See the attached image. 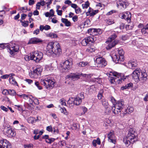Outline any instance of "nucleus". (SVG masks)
Instances as JSON below:
<instances>
[{
    "label": "nucleus",
    "mask_w": 148,
    "mask_h": 148,
    "mask_svg": "<svg viewBox=\"0 0 148 148\" xmlns=\"http://www.w3.org/2000/svg\"><path fill=\"white\" fill-rule=\"evenodd\" d=\"M61 49L58 42H51L47 45L46 54L48 56L55 57L61 54Z\"/></svg>",
    "instance_id": "obj_1"
},
{
    "label": "nucleus",
    "mask_w": 148,
    "mask_h": 148,
    "mask_svg": "<svg viewBox=\"0 0 148 148\" xmlns=\"http://www.w3.org/2000/svg\"><path fill=\"white\" fill-rule=\"evenodd\" d=\"M133 78L136 82L140 81L144 83L147 79V75L146 70L144 69L141 70L139 68L135 70L132 74Z\"/></svg>",
    "instance_id": "obj_2"
},
{
    "label": "nucleus",
    "mask_w": 148,
    "mask_h": 148,
    "mask_svg": "<svg viewBox=\"0 0 148 148\" xmlns=\"http://www.w3.org/2000/svg\"><path fill=\"white\" fill-rule=\"evenodd\" d=\"M94 39L90 37H88L83 39L82 42V45L83 46H89L86 50V51L89 53L94 51L95 50V48L92 45L93 43Z\"/></svg>",
    "instance_id": "obj_3"
},
{
    "label": "nucleus",
    "mask_w": 148,
    "mask_h": 148,
    "mask_svg": "<svg viewBox=\"0 0 148 148\" xmlns=\"http://www.w3.org/2000/svg\"><path fill=\"white\" fill-rule=\"evenodd\" d=\"M43 55V53L40 51L33 52L29 55L26 56L25 58L27 61L30 60H33L36 62H39L42 58Z\"/></svg>",
    "instance_id": "obj_4"
},
{
    "label": "nucleus",
    "mask_w": 148,
    "mask_h": 148,
    "mask_svg": "<svg viewBox=\"0 0 148 148\" xmlns=\"http://www.w3.org/2000/svg\"><path fill=\"white\" fill-rule=\"evenodd\" d=\"M134 133L135 132L133 129H130L126 138L123 139V141L126 145L128 146L130 144H133L136 140Z\"/></svg>",
    "instance_id": "obj_5"
},
{
    "label": "nucleus",
    "mask_w": 148,
    "mask_h": 148,
    "mask_svg": "<svg viewBox=\"0 0 148 148\" xmlns=\"http://www.w3.org/2000/svg\"><path fill=\"white\" fill-rule=\"evenodd\" d=\"M41 84L44 86L47 89H50L54 86V82L50 78H46L42 79L40 82Z\"/></svg>",
    "instance_id": "obj_6"
},
{
    "label": "nucleus",
    "mask_w": 148,
    "mask_h": 148,
    "mask_svg": "<svg viewBox=\"0 0 148 148\" xmlns=\"http://www.w3.org/2000/svg\"><path fill=\"white\" fill-rule=\"evenodd\" d=\"M2 129L4 133L7 134V136L9 137H11L15 135L14 132L12 130L10 125H8L4 124Z\"/></svg>",
    "instance_id": "obj_7"
},
{
    "label": "nucleus",
    "mask_w": 148,
    "mask_h": 148,
    "mask_svg": "<svg viewBox=\"0 0 148 148\" xmlns=\"http://www.w3.org/2000/svg\"><path fill=\"white\" fill-rule=\"evenodd\" d=\"M72 65L71 59L66 60L62 64L60 68V71L62 72L67 71Z\"/></svg>",
    "instance_id": "obj_8"
},
{
    "label": "nucleus",
    "mask_w": 148,
    "mask_h": 148,
    "mask_svg": "<svg viewBox=\"0 0 148 148\" xmlns=\"http://www.w3.org/2000/svg\"><path fill=\"white\" fill-rule=\"evenodd\" d=\"M118 53L115 55L114 58L116 63L119 61H123L124 60V52L123 49H120L118 50Z\"/></svg>",
    "instance_id": "obj_9"
},
{
    "label": "nucleus",
    "mask_w": 148,
    "mask_h": 148,
    "mask_svg": "<svg viewBox=\"0 0 148 148\" xmlns=\"http://www.w3.org/2000/svg\"><path fill=\"white\" fill-rule=\"evenodd\" d=\"M81 76L85 77H90L87 74L82 73L81 74L71 73L70 75H67V77L68 78H71V80L75 81L79 78Z\"/></svg>",
    "instance_id": "obj_10"
},
{
    "label": "nucleus",
    "mask_w": 148,
    "mask_h": 148,
    "mask_svg": "<svg viewBox=\"0 0 148 148\" xmlns=\"http://www.w3.org/2000/svg\"><path fill=\"white\" fill-rule=\"evenodd\" d=\"M95 62L98 65V66L103 67L105 66L107 64L105 59L101 57H99L96 59Z\"/></svg>",
    "instance_id": "obj_11"
},
{
    "label": "nucleus",
    "mask_w": 148,
    "mask_h": 148,
    "mask_svg": "<svg viewBox=\"0 0 148 148\" xmlns=\"http://www.w3.org/2000/svg\"><path fill=\"white\" fill-rule=\"evenodd\" d=\"M42 71V69L40 68L36 69L33 70L31 74H30V75L34 78H37L40 76Z\"/></svg>",
    "instance_id": "obj_12"
},
{
    "label": "nucleus",
    "mask_w": 148,
    "mask_h": 148,
    "mask_svg": "<svg viewBox=\"0 0 148 148\" xmlns=\"http://www.w3.org/2000/svg\"><path fill=\"white\" fill-rule=\"evenodd\" d=\"M19 50V47L17 45H12V46L9 47V50L8 51L12 56H14L16 52H18Z\"/></svg>",
    "instance_id": "obj_13"
},
{
    "label": "nucleus",
    "mask_w": 148,
    "mask_h": 148,
    "mask_svg": "<svg viewBox=\"0 0 148 148\" xmlns=\"http://www.w3.org/2000/svg\"><path fill=\"white\" fill-rule=\"evenodd\" d=\"M11 147L8 141L6 140H0V148H11Z\"/></svg>",
    "instance_id": "obj_14"
},
{
    "label": "nucleus",
    "mask_w": 148,
    "mask_h": 148,
    "mask_svg": "<svg viewBox=\"0 0 148 148\" xmlns=\"http://www.w3.org/2000/svg\"><path fill=\"white\" fill-rule=\"evenodd\" d=\"M113 75V76L116 77L118 78L120 77L117 81H119V82L118 83L120 84L122 82L124 81L125 79L127 77V76H123L122 77V75L121 74L119 73L116 72H114L113 73H111Z\"/></svg>",
    "instance_id": "obj_15"
},
{
    "label": "nucleus",
    "mask_w": 148,
    "mask_h": 148,
    "mask_svg": "<svg viewBox=\"0 0 148 148\" xmlns=\"http://www.w3.org/2000/svg\"><path fill=\"white\" fill-rule=\"evenodd\" d=\"M108 141L115 144L116 143V139L114 136V133L113 131H111L108 134Z\"/></svg>",
    "instance_id": "obj_16"
},
{
    "label": "nucleus",
    "mask_w": 148,
    "mask_h": 148,
    "mask_svg": "<svg viewBox=\"0 0 148 148\" xmlns=\"http://www.w3.org/2000/svg\"><path fill=\"white\" fill-rule=\"evenodd\" d=\"M116 5L117 7H121V8H125L128 3L126 0H119L116 3Z\"/></svg>",
    "instance_id": "obj_17"
},
{
    "label": "nucleus",
    "mask_w": 148,
    "mask_h": 148,
    "mask_svg": "<svg viewBox=\"0 0 148 148\" xmlns=\"http://www.w3.org/2000/svg\"><path fill=\"white\" fill-rule=\"evenodd\" d=\"M114 106L116 107L117 109L121 110L124 107V102L123 100H119Z\"/></svg>",
    "instance_id": "obj_18"
},
{
    "label": "nucleus",
    "mask_w": 148,
    "mask_h": 148,
    "mask_svg": "<svg viewBox=\"0 0 148 148\" xmlns=\"http://www.w3.org/2000/svg\"><path fill=\"white\" fill-rule=\"evenodd\" d=\"M42 40L38 38H33L30 39L28 42V44H37L38 43L42 42Z\"/></svg>",
    "instance_id": "obj_19"
},
{
    "label": "nucleus",
    "mask_w": 148,
    "mask_h": 148,
    "mask_svg": "<svg viewBox=\"0 0 148 148\" xmlns=\"http://www.w3.org/2000/svg\"><path fill=\"white\" fill-rule=\"evenodd\" d=\"M98 12V10H94L91 8H89L88 11L86 12V14L87 16L89 15L90 16H94Z\"/></svg>",
    "instance_id": "obj_20"
},
{
    "label": "nucleus",
    "mask_w": 148,
    "mask_h": 148,
    "mask_svg": "<svg viewBox=\"0 0 148 148\" xmlns=\"http://www.w3.org/2000/svg\"><path fill=\"white\" fill-rule=\"evenodd\" d=\"M108 45L106 46V49H110L112 47H114L118 42L116 40L113 41H110Z\"/></svg>",
    "instance_id": "obj_21"
},
{
    "label": "nucleus",
    "mask_w": 148,
    "mask_h": 148,
    "mask_svg": "<svg viewBox=\"0 0 148 148\" xmlns=\"http://www.w3.org/2000/svg\"><path fill=\"white\" fill-rule=\"evenodd\" d=\"M88 33H90V32H96V34H95V35H97V34H101L102 33L101 30L100 29H90L88 30Z\"/></svg>",
    "instance_id": "obj_22"
},
{
    "label": "nucleus",
    "mask_w": 148,
    "mask_h": 148,
    "mask_svg": "<svg viewBox=\"0 0 148 148\" xmlns=\"http://www.w3.org/2000/svg\"><path fill=\"white\" fill-rule=\"evenodd\" d=\"M73 101L75 105L76 106H78L81 104L82 100L80 99V97L78 96L74 98V100Z\"/></svg>",
    "instance_id": "obj_23"
},
{
    "label": "nucleus",
    "mask_w": 148,
    "mask_h": 148,
    "mask_svg": "<svg viewBox=\"0 0 148 148\" xmlns=\"http://www.w3.org/2000/svg\"><path fill=\"white\" fill-rule=\"evenodd\" d=\"M136 65V60H130L128 62V66L131 69H133Z\"/></svg>",
    "instance_id": "obj_24"
},
{
    "label": "nucleus",
    "mask_w": 148,
    "mask_h": 148,
    "mask_svg": "<svg viewBox=\"0 0 148 148\" xmlns=\"http://www.w3.org/2000/svg\"><path fill=\"white\" fill-rule=\"evenodd\" d=\"M141 31L143 34L145 36L148 34V24L145 26V27L141 29Z\"/></svg>",
    "instance_id": "obj_25"
},
{
    "label": "nucleus",
    "mask_w": 148,
    "mask_h": 148,
    "mask_svg": "<svg viewBox=\"0 0 148 148\" xmlns=\"http://www.w3.org/2000/svg\"><path fill=\"white\" fill-rule=\"evenodd\" d=\"M61 21L62 23L65 24L66 26L69 27L71 26V23L67 19L62 18L61 19Z\"/></svg>",
    "instance_id": "obj_26"
},
{
    "label": "nucleus",
    "mask_w": 148,
    "mask_h": 148,
    "mask_svg": "<svg viewBox=\"0 0 148 148\" xmlns=\"http://www.w3.org/2000/svg\"><path fill=\"white\" fill-rule=\"evenodd\" d=\"M133 86V84L132 83H130L126 84L125 86L122 87L121 88L122 90H123L126 89H128L131 88Z\"/></svg>",
    "instance_id": "obj_27"
},
{
    "label": "nucleus",
    "mask_w": 148,
    "mask_h": 148,
    "mask_svg": "<svg viewBox=\"0 0 148 148\" xmlns=\"http://www.w3.org/2000/svg\"><path fill=\"white\" fill-rule=\"evenodd\" d=\"M9 81L10 84L18 86L17 83L15 80L14 78L12 77H10Z\"/></svg>",
    "instance_id": "obj_28"
},
{
    "label": "nucleus",
    "mask_w": 148,
    "mask_h": 148,
    "mask_svg": "<svg viewBox=\"0 0 148 148\" xmlns=\"http://www.w3.org/2000/svg\"><path fill=\"white\" fill-rule=\"evenodd\" d=\"M77 65L79 67H81L88 66L89 65V64L87 62H81L78 63Z\"/></svg>",
    "instance_id": "obj_29"
},
{
    "label": "nucleus",
    "mask_w": 148,
    "mask_h": 148,
    "mask_svg": "<svg viewBox=\"0 0 148 148\" xmlns=\"http://www.w3.org/2000/svg\"><path fill=\"white\" fill-rule=\"evenodd\" d=\"M126 14H127L126 15L127 16L126 17L125 19L127 20L128 23H130L131 21L130 18L131 17V14L129 12H127Z\"/></svg>",
    "instance_id": "obj_30"
},
{
    "label": "nucleus",
    "mask_w": 148,
    "mask_h": 148,
    "mask_svg": "<svg viewBox=\"0 0 148 148\" xmlns=\"http://www.w3.org/2000/svg\"><path fill=\"white\" fill-rule=\"evenodd\" d=\"M101 103L103 106L105 108H106V107L108 106V103L106 100L104 99H102Z\"/></svg>",
    "instance_id": "obj_31"
},
{
    "label": "nucleus",
    "mask_w": 148,
    "mask_h": 148,
    "mask_svg": "<svg viewBox=\"0 0 148 148\" xmlns=\"http://www.w3.org/2000/svg\"><path fill=\"white\" fill-rule=\"evenodd\" d=\"M112 110L113 112L115 114H118L119 112H121V110H119L116 108V107L114 106L112 108Z\"/></svg>",
    "instance_id": "obj_32"
},
{
    "label": "nucleus",
    "mask_w": 148,
    "mask_h": 148,
    "mask_svg": "<svg viewBox=\"0 0 148 148\" xmlns=\"http://www.w3.org/2000/svg\"><path fill=\"white\" fill-rule=\"evenodd\" d=\"M80 110L82 111L83 112L81 113L82 114H84L87 111V108L84 106H82L80 107Z\"/></svg>",
    "instance_id": "obj_33"
},
{
    "label": "nucleus",
    "mask_w": 148,
    "mask_h": 148,
    "mask_svg": "<svg viewBox=\"0 0 148 148\" xmlns=\"http://www.w3.org/2000/svg\"><path fill=\"white\" fill-rule=\"evenodd\" d=\"M117 37V36L115 34H114L113 35H111L108 39V42L109 41H112L114 40Z\"/></svg>",
    "instance_id": "obj_34"
},
{
    "label": "nucleus",
    "mask_w": 148,
    "mask_h": 148,
    "mask_svg": "<svg viewBox=\"0 0 148 148\" xmlns=\"http://www.w3.org/2000/svg\"><path fill=\"white\" fill-rule=\"evenodd\" d=\"M47 36L50 37L51 38H56L58 37L57 34L53 33H51L47 34Z\"/></svg>",
    "instance_id": "obj_35"
},
{
    "label": "nucleus",
    "mask_w": 148,
    "mask_h": 148,
    "mask_svg": "<svg viewBox=\"0 0 148 148\" xmlns=\"http://www.w3.org/2000/svg\"><path fill=\"white\" fill-rule=\"evenodd\" d=\"M104 92L103 90H101L99 92L98 95V98L99 99H101L103 97V94Z\"/></svg>",
    "instance_id": "obj_36"
},
{
    "label": "nucleus",
    "mask_w": 148,
    "mask_h": 148,
    "mask_svg": "<svg viewBox=\"0 0 148 148\" xmlns=\"http://www.w3.org/2000/svg\"><path fill=\"white\" fill-rule=\"evenodd\" d=\"M82 8L83 9L87 8L89 6V3L88 1L85 2L84 4L82 5Z\"/></svg>",
    "instance_id": "obj_37"
},
{
    "label": "nucleus",
    "mask_w": 148,
    "mask_h": 148,
    "mask_svg": "<svg viewBox=\"0 0 148 148\" xmlns=\"http://www.w3.org/2000/svg\"><path fill=\"white\" fill-rule=\"evenodd\" d=\"M35 119L32 117L30 116L27 119L28 122L30 123H33Z\"/></svg>",
    "instance_id": "obj_38"
},
{
    "label": "nucleus",
    "mask_w": 148,
    "mask_h": 148,
    "mask_svg": "<svg viewBox=\"0 0 148 148\" xmlns=\"http://www.w3.org/2000/svg\"><path fill=\"white\" fill-rule=\"evenodd\" d=\"M9 94L12 95L14 96L16 95V92L14 90H9Z\"/></svg>",
    "instance_id": "obj_39"
},
{
    "label": "nucleus",
    "mask_w": 148,
    "mask_h": 148,
    "mask_svg": "<svg viewBox=\"0 0 148 148\" xmlns=\"http://www.w3.org/2000/svg\"><path fill=\"white\" fill-rule=\"evenodd\" d=\"M134 110V109L132 106H129L127 109L126 111L127 112L128 111L130 113H132V112Z\"/></svg>",
    "instance_id": "obj_40"
},
{
    "label": "nucleus",
    "mask_w": 148,
    "mask_h": 148,
    "mask_svg": "<svg viewBox=\"0 0 148 148\" xmlns=\"http://www.w3.org/2000/svg\"><path fill=\"white\" fill-rule=\"evenodd\" d=\"M20 10L22 11V12H26L27 11L28 9L27 7H22L20 8Z\"/></svg>",
    "instance_id": "obj_41"
},
{
    "label": "nucleus",
    "mask_w": 148,
    "mask_h": 148,
    "mask_svg": "<svg viewBox=\"0 0 148 148\" xmlns=\"http://www.w3.org/2000/svg\"><path fill=\"white\" fill-rule=\"evenodd\" d=\"M55 140V139L53 138H49L48 139H47L45 140V141L48 143L51 144L52 142H53Z\"/></svg>",
    "instance_id": "obj_42"
},
{
    "label": "nucleus",
    "mask_w": 148,
    "mask_h": 148,
    "mask_svg": "<svg viewBox=\"0 0 148 148\" xmlns=\"http://www.w3.org/2000/svg\"><path fill=\"white\" fill-rule=\"evenodd\" d=\"M25 148H33V145L32 144H26L24 145Z\"/></svg>",
    "instance_id": "obj_43"
},
{
    "label": "nucleus",
    "mask_w": 148,
    "mask_h": 148,
    "mask_svg": "<svg viewBox=\"0 0 148 148\" xmlns=\"http://www.w3.org/2000/svg\"><path fill=\"white\" fill-rule=\"evenodd\" d=\"M20 22L22 23V25L25 27H26L28 25V22L27 21L23 22L21 20Z\"/></svg>",
    "instance_id": "obj_44"
},
{
    "label": "nucleus",
    "mask_w": 148,
    "mask_h": 148,
    "mask_svg": "<svg viewBox=\"0 0 148 148\" xmlns=\"http://www.w3.org/2000/svg\"><path fill=\"white\" fill-rule=\"evenodd\" d=\"M70 100H71V99L69 98V100H68V103L69 104V106L71 107L73 106L74 105H75V104L74 103L73 101V102L72 101H71Z\"/></svg>",
    "instance_id": "obj_45"
},
{
    "label": "nucleus",
    "mask_w": 148,
    "mask_h": 148,
    "mask_svg": "<svg viewBox=\"0 0 148 148\" xmlns=\"http://www.w3.org/2000/svg\"><path fill=\"white\" fill-rule=\"evenodd\" d=\"M106 21L107 23L109 25H111L114 23L113 20L112 19H106Z\"/></svg>",
    "instance_id": "obj_46"
},
{
    "label": "nucleus",
    "mask_w": 148,
    "mask_h": 148,
    "mask_svg": "<svg viewBox=\"0 0 148 148\" xmlns=\"http://www.w3.org/2000/svg\"><path fill=\"white\" fill-rule=\"evenodd\" d=\"M105 112L106 114H109L110 110V109L107 106L106 108H105Z\"/></svg>",
    "instance_id": "obj_47"
},
{
    "label": "nucleus",
    "mask_w": 148,
    "mask_h": 148,
    "mask_svg": "<svg viewBox=\"0 0 148 148\" xmlns=\"http://www.w3.org/2000/svg\"><path fill=\"white\" fill-rule=\"evenodd\" d=\"M109 79L111 83L112 84L114 82L116 81L115 80H116V79H114V77H110Z\"/></svg>",
    "instance_id": "obj_48"
},
{
    "label": "nucleus",
    "mask_w": 148,
    "mask_h": 148,
    "mask_svg": "<svg viewBox=\"0 0 148 148\" xmlns=\"http://www.w3.org/2000/svg\"><path fill=\"white\" fill-rule=\"evenodd\" d=\"M9 90L4 89L2 91L3 94L7 95L9 94Z\"/></svg>",
    "instance_id": "obj_49"
},
{
    "label": "nucleus",
    "mask_w": 148,
    "mask_h": 148,
    "mask_svg": "<svg viewBox=\"0 0 148 148\" xmlns=\"http://www.w3.org/2000/svg\"><path fill=\"white\" fill-rule=\"evenodd\" d=\"M35 85L38 87L39 89L40 90L42 89V87L39 86V83L38 82L35 81L34 82Z\"/></svg>",
    "instance_id": "obj_50"
},
{
    "label": "nucleus",
    "mask_w": 148,
    "mask_h": 148,
    "mask_svg": "<svg viewBox=\"0 0 148 148\" xmlns=\"http://www.w3.org/2000/svg\"><path fill=\"white\" fill-rule=\"evenodd\" d=\"M61 112H63L64 114L65 115H67L68 114V112L66 111V110L65 108H61Z\"/></svg>",
    "instance_id": "obj_51"
},
{
    "label": "nucleus",
    "mask_w": 148,
    "mask_h": 148,
    "mask_svg": "<svg viewBox=\"0 0 148 148\" xmlns=\"http://www.w3.org/2000/svg\"><path fill=\"white\" fill-rule=\"evenodd\" d=\"M75 12L77 14H79L81 12V9L78 6L75 9Z\"/></svg>",
    "instance_id": "obj_52"
},
{
    "label": "nucleus",
    "mask_w": 148,
    "mask_h": 148,
    "mask_svg": "<svg viewBox=\"0 0 148 148\" xmlns=\"http://www.w3.org/2000/svg\"><path fill=\"white\" fill-rule=\"evenodd\" d=\"M0 108L1 110L6 112H7L8 110V108L3 106H1Z\"/></svg>",
    "instance_id": "obj_53"
},
{
    "label": "nucleus",
    "mask_w": 148,
    "mask_h": 148,
    "mask_svg": "<svg viewBox=\"0 0 148 148\" xmlns=\"http://www.w3.org/2000/svg\"><path fill=\"white\" fill-rule=\"evenodd\" d=\"M60 103L62 105L65 106L66 105L65 100L63 99H62L60 100Z\"/></svg>",
    "instance_id": "obj_54"
},
{
    "label": "nucleus",
    "mask_w": 148,
    "mask_h": 148,
    "mask_svg": "<svg viewBox=\"0 0 148 148\" xmlns=\"http://www.w3.org/2000/svg\"><path fill=\"white\" fill-rule=\"evenodd\" d=\"M79 97H80V99L82 100V99H83L85 97L84 96V93L81 92L80 94Z\"/></svg>",
    "instance_id": "obj_55"
},
{
    "label": "nucleus",
    "mask_w": 148,
    "mask_h": 148,
    "mask_svg": "<svg viewBox=\"0 0 148 148\" xmlns=\"http://www.w3.org/2000/svg\"><path fill=\"white\" fill-rule=\"evenodd\" d=\"M60 144L62 146H65L66 145V142L65 140H62L60 142Z\"/></svg>",
    "instance_id": "obj_56"
},
{
    "label": "nucleus",
    "mask_w": 148,
    "mask_h": 148,
    "mask_svg": "<svg viewBox=\"0 0 148 148\" xmlns=\"http://www.w3.org/2000/svg\"><path fill=\"white\" fill-rule=\"evenodd\" d=\"M47 130L49 132H52V126L51 125L47 126Z\"/></svg>",
    "instance_id": "obj_57"
},
{
    "label": "nucleus",
    "mask_w": 148,
    "mask_h": 148,
    "mask_svg": "<svg viewBox=\"0 0 148 148\" xmlns=\"http://www.w3.org/2000/svg\"><path fill=\"white\" fill-rule=\"evenodd\" d=\"M25 81L28 82L29 84H31L33 82V81L30 79H26L25 80Z\"/></svg>",
    "instance_id": "obj_58"
},
{
    "label": "nucleus",
    "mask_w": 148,
    "mask_h": 148,
    "mask_svg": "<svg viewBox=\"0 0 148 148\" xmlns=\"http://www.w3.org/2000/svg\"><path fill=\"white\" fill-rule=\"evenodd\" d=\"M72 19L73 21L75 22L77 21L78 17L77 16H75L72 18Z\"/></svg>",
    "instance_id": "obj_59"
},
{
    "label": "nucleus",
    "mask_w": 148,
    "mask_h": 148,
    "mask_svg": "<svg viewBox=\"0 0 148 148\" xmlns=\"http://www.w3.org/2000/svg\"><path fill=\"white\" fill-rule=\"evenodd\" d=\"M40 32L39 29H37L34 30L33 32V34H36V35H38Z\"/></svg>",
    "instance_id": "obj_60"
},
{
    "label": "nucleus",
    "mask_w": 148,
    "mask_h": 148,
    "mask_svg": "<svg viewBox=\"0 0 148 148\" xmlns=\"http://www.w3.org/2000/svg\"><path fill=\"white\" fill-rule=\"evenodd\" d=\"M110 99L112 103L114 105H115L114 103L116 102V100L113 97H111L110 98Z\"/></svg>",
    "instance_id": "obj_61"
},
{
    "label": "nucleus",
    "mask_w": 148,
    "mask_h": 148,
    "mask_svg": "<svg viewBox=\"0 0 148 148\" xmlns=\"http://www.w3.org/2000/svg\"><path fill=\"white\" fill-rule=\"evenodd\" d=\"M44 29L46 30H48L50 29L51 27H50L49 25H46L45 26H44Z\"/></svg>",
    "instance_id": "obj_62"
},
{
    "label": "nucleus",
    "mask_w": 148,
    "mask_h": 148,
    "mask_svg": "<svg viewBox=\"0 0 148 148\" xmlns=\"http://www.w3.org/2000/svg\"><path fill=\"white\" fill-rule=\"evenodd\" d=\"M38 2L39 3V4L40 5H42V6H44L45 3V2L44 0H42L40 2Z\"/></svg>",
    "instance_id": "obj_63"
},
{
    "label": "nucleus",
    "mask_w": 148,
    "mask_h": 148,
    "mask_svg": "<svg viewBox=\"0 0 148 148\" xmlns=\"http://www.w3.org/2000/svg\"><path fill=\"white\" fill-rule=\"evenodd\" d=\"M34 0H29V4L30 5H33L34 3Z\"/></svg>",
    "instance_id": "obj_64"
}]
</instances>
